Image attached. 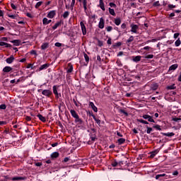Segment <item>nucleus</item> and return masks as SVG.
Wrapping results in <instances>:
<instances>
[{
	"mask_svg": "<svg viewBox=\"0 0 181 181\" xmlns=\"http://www.w3.org/2000/svg\"><path fill=\"white\" fill-rule=\"evenodd\" d=\"M112 166H113V168H115V167L118 166V163L116 160H114L112 163Z\"/></svg>",
	"mask_w": 181,
	"mask_h": 181,
	"instance_id": "obj_45",
	"label": "nucleus"
},
{
	"mask_svg": "<svg viewBox=\"0 0 181 181\" xmlns=\"http://www.w3.org/2000/svg\"><path fill=\"white\" fill-rule=\"evenodd\" d=\"M89 106L91 107V108L94 111V112H97L98 111V109L97 108V107H95V105H94V103L90 102Z\"/></svg>",
	"mask_w": 181,
	"mask_h": 181,
	"instance_id": "obj_8",
	"label": "nucleus"
},
{
	"mask_svg": "<svg viewBox=\"0 0 181 181\" xmlns=\"http://www.w3.org/2000/svg\"><path fill=\"white\" fill-rule=\"evenodd\" d=\"M26 177H14L11 179V180H25Z\"/></svg>",
	"mask_w": 181,
	"mask_h": 181,
	"instance_id": "obj_11",
	"label": "nucleus"
},
{
	"mask_svg": "<svg viewBox=\"0 0 181 181\" xmlns=\"http://www.w3.org/2000/svg\"><path fill=\"white\" fill-rule=\"evenodd\" d=\"M153 128L157 129V131H162V128H160V126L159 124H156L153 126Z\"/></svg>",
	"mask_w": 181,
	"mask_h": 181,
	"instance_id": "obj_33",
	"label": "nucleus"
},
{
	"mask_svg": "<svg viewBox=\"0 0 181 181\" xmlns=\"http://www.w3.org/2000/svg\"><path fill=\"white\" fill-rule=\"evenodd\" d=\"M11 6L12 9H14V10L16 9V6H15L14 4H11Z\"/></svg>",
	"mask_w": 181,
	"mask_h": 181,
	"instance_id": "obj_64",
	"label": "nucleus"
},
{
	"mask_svg": "<svg viewBox=\"0 0 181 181\" xmlns=\"http://www.w3.org/2000/svg\"><path fill=\"white\" fill-rule=\"evenodd\" d=\"M166 176V174H158L156 176V179L158 180L159 177H165Z\"/></svg>",
	"mask_w": 181,
	"mask_h": 181,
	"instance_id": "obj_40",
	"label": "nucleus"
},
{
	"mask_svg": "<svg viewBox=\"0 0 181 181\" xmlns=\"http://www.w3.org/2000/svg\"><path fill=\"white\" fill-rule=\"evenodd\" d=\"M148 122H155V120L152 118L151 116L148 119Z\"/></svg>",
	"mask_w": 181,
	"mask_h": 181,
	"instance_id": "obj_53",
	"label": "nucleus"
},
{
	"mask_svg": "<svg viewBox=\"0 0 181 181\" xmlns=\"http://www.w3.org/2000/svg\"><path fill=\"white\" fill-rule=\"evenodd\" d=\"M1 40H3L4 42H8V37H3L1 38Z\"/></svg>",
	"mask_w": 181,
	"mask_h": 181,
	"instance_id": "obj_62",
	"label": "nucleus"
},
{
	"mask_svg": "<svg viewBox=\"0 0 181 181\" xmlns=\"http://www.w3.org/2000/svg\"><path fill=\"white\" fill-rule=\"evenodd\" d=\"M119 112L121 114H124L126 117H128V113H127L125 110H122V109H119Z\"/></svg>",
	"mask_w": 181,
	"mask_h": 181,
	"instance_id": "obj_35",
	"label": "nucleus"
},
{
	"mask_svg": "<svg viewBox=\"0 0 181 181\" xmlns=\"http://www.w3.org/2000/svg\"><path fill=\"white\" fill-rule=\"evenodd\" d=\"M153 6H160V4H159V1H156L153 3Z\"/></svg>",
	"mask_w": 181,
	"mask_h": 181,
	"instance_id": "obj_50",
	"label": "nucleus"
},
{
	"mask_svg": "<svg viewBox=\"0 0 181 181\" xmlns=\"http://www.w3.org/2000/svg\"><path fill=\"white\" fill-rule=\"evenodd\" d=\"M55 46H56V47H61L62 43H60V42H56V43H55Z\"/></svg>",
	"mask_w": 181,
	"mask_h": 181,
	"instance_id": "obj_57",
	"label": "nucleus"
},
{
	"mask_svg": "<svg viewBox=\"0 0 181 181\" xmlns=\"http://www.w3.org/2000/svg\"><path fill=\"white\" fill-rule=\"evenodd\" d=\"M47 47H49V43H47V42L43 43L41 46L42 50H46V49H47Z\"/></svg>",
	"mask_w": 181,
	"mask_h": 181,
	"instance_id": "obj_18",
	"label": "nucleus"
},
{
	"mask_svg": "<svg viewBox=\"0 0 181 181\" xmlns=\"http://www.w3.org/2000/svg\"><path fill=\"white\" fill-rule=\"evenodd\" d=\"M69 11H65V12L64 13V14H63V18H64V19L67 18L69 17Z\"/></svg>",
	"mask_w": 181,
	"mask_h": 181,
	"instance_id": "obj_41",
	"label": "nucleus"
},
{
	"mask_svg": "<svg viewBox=\"0 0 181 181\" xmlns=\"http://www.w3.org/2000/svg\"><path fill=\"white\" fill-rule=\"evenodd\" d=\"M151 47H149V46H147V47H144V48H143V49L144 50H151Z\"/></svg>",
	"mask_w": 181,
	"mask_h": 181,
	"instance_id": "obj_59",
	"label": "nucleus"
},
{
	"mask_svg": "<svg viewBox=\"0 0 181 181\" xmlns=\"http://www.w3.org/2000/svg\"><path fill=\"white\" fill-rule=\"evenodd\" d=\"M158 152H159V151H158V150H155V151H152V152L151 153L150 157H151V158H155V156H156V154H158Z\"/></svg>",
	"mask_w": 181,
	"mask_h": 181,
	"instance_id": "obj_22",
	"label": "nucleus"
},
{
	"mask_svg": "<svg viewBox=\"0 0 181 181\" xmlns=\"http://www.w3.org/2000/svg\"><path fill=\"white\" fill-rule=\"evenodd\" d=\"M107 32H111L112 30V26H108L106 28Z\"/></svg>",
	"mask_w": 181,
	"mask_h": 181,
	"instance_id": "obj_52",
	"label": "nucleus"
},
{
	"mask_svg": "<svg viewBox=\"0 0 181 181\" xmlns=\"http://www.w3.org/2000/svg\"><path fill=\"white\" fill-rule=\"evenodd\" d=\"M53 93L59 98V93H57V87L56 86H53Z\"/></svg>",
	"mask_w": 181,
	"mask_h": 181,
	"instance_id": "obj_19",
	"label": "nucleus"
},
{
	"mask_svg": "<svg viewBox=\"0 0 181 181\" xmlns=\"http://www.w3.org/2000/svg\"><path fill=\"white\" fill-rule=\"evenodd\" d=\"M181 44V41H180V38H178L175 42V45L178 47V46Z\"/></svg>",
	"mask_w": 181,
	"mask_h": 181,
	"instance_id": "obj_36",
	"label": "nucleus"
},
{
	"mask_svg": "<svg viewBox=\"0 0 181 181\" xmlns=\"http://www.w3.org/2000/svg\"><path fill=\"white\" fill-rule=\"evenodd\" d=\"M139 122H141V124H146V125H148V124H149V122H148L147 121H145L142 119H138Z\"/></svg>",
	"mask_w": 181,
	"mask_h": 181,
	"instance_id": "obj_39",
	"label": "nucleus"
},
{
	"mask_svg": "<svg viewBox=\"0 0 181 181\" xmlns=\"http://www.w3.org/2000/svg\"><path fill=\"white\" fill-rule=\"evenodd\" d=\"M13 69L11 66H5L3 69L4 73H9V71H12Z\"/></svg>",
	"mask_w": 181,
	"mask_h": 181,
	"instance_id": "obj_10",
	"label": "nucleus"
},
{
	"mask_svg": "<svg viewBox=\"0 0 181 181\" xmlns=\"http://www.w3.org/2000/svg\"><path fill=\"white\" fill-rule=\"evenodd\" d=\"M141 59H142V57L136 56L133 58V62H135L136 63H138V62H141Z\"/></svg>",
	"mask_w": 181,
	"mask_h": 181,
	"instance_id": "obj_17",
	"label": "nucleus"
},
{
	"mask_svg": "<svg viewBox=\"0 0 181 181\" xmlns=\"http://www.w3.org/2000/svg\"><path fill=\"white\" fill-rule=\"evenodd\" d=\"M131 42H134V36L132 35L129 37L126 43L128 45V46H129V43H131Z\"/></svg>",
	"mask_w": 181,
	"mask_h": 181,
	"instance_id": "obj_24",
	"label": "nucleus"
},
{
	"mask_svg": "<svg viewBox=\"0 0 181 181\" xmlns=\"http://www.w3.org/2000/svg\"><path fill=\"white\" fill-rule=\"evenodd\" d=\"M69 69H67V73H71L73 71V65L71 64H69Z\"/></svg>",
	"mask_w": 181,
	"mask_h": 181,
	"instance_id": "obj_26",
	"label": "nucleus"
},
{
	"mask_svg": "<svg viewBox=\"0 0 181 181\" xmlns=\"http://www.w3.org/2000/svg\"><path fill=\"white\" fill-rule=\"evenodd\" d=\"M115 23L117 26H119V25H121V18L115 19Z\"/></svg>",
	"mask_w": 181,
	"mask_h": 181,
	"instance_id": "obj_27",
	"label": "nucleus"
},
{
	"mask_svg": "<svg viewBox=\"0 0 181 181\" xmlns=\"http://www.w3.org/2000/svg\"><path fill=\"white\" fill-rule=\"evenodd\" d=\"M178 66L179 65H177V64H173L172 66H170L169 71L172 70H176V69H177Z\"/></svg>",
	"mask_w": 181,
	"mask_h": 181,
	"instance_id": "obj_16",
	"label": "nucleus"
},
{
	"mask_svg": "<svg viewBox=\"0 0 181 181\" xmlns=\"http://www.w3.org/2000/svg\"><path fill=\"white\" fill-rule=\"evenodd\" d=\"M56 16V11H51L47 16V17L49 18V19H53Z\"/></svg>",
	"mask_w": 181,
	"mask_h": 181,
	"instance_id": "obj_5",
	"label": "nucleus"
},
{
	"mask_svg": "<svg viewBox=\"0 0 181 181\" xmlns=\"http://www.w3.org/2000/svg\"><path fill=\"white\" fill-rule=\"evenodd\" d=\"M105 22L104 21V18H100V22H99V24H98V28H100V29H104V23H105Z\"/></svg>",
	"mask_w": 181,
	"mask_h": 181,
	"instance_id": "obj_4",
	"label": "nucleus"
},
{
	"mask_svg": "<svg viewBox=\"0 0 181 181\" xmlns=\"http://www.w3.org/2000/svg\"><path fill=\"white\" fill-rule=\"evenodd\" d=\"M52 22V20H49L46 18H44L42 20L43 25H49Z\"/></svg>",
	"mask_w": 181,
	"mask_h": 181,
	"instance_id": "obj_14",
	"label": "nucleus"
},
{
	"mask_svg": "<svg viewBox=\"0 0 181 181\" xmlns=\"http://www.w3.org/2000/svg\"><path fill=\"white\" fill-rule=\"evenodd\" d=\"M42 4H43V1H39L35 5V8L36 9H38L41 6H42Z\"/></svg>",
	"mask_w": 181,
	"mask_h": 181,
	"instance_id": "obj_38",
	"label": "nucleus"
},
{
	"mask_svg": "<svg viewBox=\"0 0 181 181\" xmlns=\"http://www.w3.org/2000/svg\"><path fill=\"white\" fill-rule=\"evenodd\" d=\"M37 117L39 118V119H40V121H42V122H46V117H43V115L39 114V115H37Z\"/></svg>",
	"mask_w": 181,
	"mask_h": 181,
	"instance_id": "obj_15",
	"label": "nucleus"
},
{
	"mask_svg": "<svg viewBox=\"0 0 181 181\" xmlns=\"http://www.w3.org/2000/svg\"><path fill=\"white\" fill-rule=\"evenodd\" d=\"M164 136H174L175 134L173 132L170 133H162Z\"/></svg>",
	"mask_w": 181,
	"mask_h": 181,
	"instance_id": "obj_29",
	"label": "nucleus"
},
{
	"mask_svg": "<svg viewBox=\"0 0 181 181\" xmlns=\"http://www.w3.org/2000/svg\"><path fill=\"white\" fill-rule=\"evenodd\" d=\"M88 132H90V136H95V135L97 134V129H95L94 128H91L90 131L88 130Z\"/></svg>",
	"mask_w": 181,
	"mask_h": 181,
	"instance_id": "obj_6",
	"label": "nucleus"
},
{
	"mask_svg": "<svg viewBox=\"0 0 181 181\" xmlns=\"http://www.w3.org/2000/svg\"><path fill=\"white\" fill-rule=\"evenodd\" d=\"M111 40V37H109L107 41V45H112V42Z\"/></svg>",
	"mask_w": 181,
	"mask_h": 181,
	"instance_id": "obj_56",
	"label": "nucleus"
},
{
	"mask_svg": "<svg viewBox=\"0 0 181 181\" xmlns=\"http://www.w3.org/2000/svg\"><path fill=\"white\" fill-rule=\"evenodd\" d=\"M95 122L98 124V125H100L101 124V120H100V119H95Z\"/></svg>",
	"mask_w": 181,
	"mask_h": 181,
	"instance_id": "obj_51",
	"label": "nucleus"
},
{
	"mask_svg": "<svg viewBox=\"0 0 181 181\" xmlns=\"http://www.w3.org/2000/svg\"><path fill=\"white\" fill-rule=\"evenodd\" d=\"M175 88H176L175 84L167 86V90H175Z\"/></svg>",
	"mask_w": 181,
	"mask_h": 181,
	"instance_id": "obj_34",
	"label": "nucleus"
},
{
	"mask_svg": "<svg viewBox=\"0 0 181 181\" xmlns=\"http://www.w3.org/2000/svg\"><path fill=\"white\" fill-rule=\"evenodd\" d=\"M90 139H91V141H95V139H97V138L95 137V136H90Z\"/></svg>",
	"mask_w": 181,
	"mask_h": 181,
	"instance_id": "obj_63",
	"label": "nucleus"
},
{
	"mask_svg": "<svg viewBox=\"0 0 181 181\" xmlns=\"http://www.w3.org/2000/svg\"><path fill=\"white\" fill-rule=\"evenodd\" d=\"M30 54H37V53L36 52V50H31L30 51Z\"/></svg>",
	"mask_w": 181,
	"mask_h": 181,
	"instance_id": "obj_61",
	"label": "nucleus"
},
{
	"mask_svg": "<svg viewBox=\"0 0 181 181\" xmlns=\"http://www.w3.org/2000/svg\"><path fill=\"white\" fill-rule=\"evenodd\" d=\"M8 18H11V19H16L18 18V15L13 14H8Z\"/></svg>",
	"mask_w": 181,
	"mask_h": 181,
	"instance_id": "obj_37",
	"label": "nucleus"
},
{
	"mask_svg": "<svg viewBox=\"0 0 181 181\" xmlns=\"http://www.w3.org/2000/svg\"><path fill=\"white\" fill-rule=\"evenodd\" d=\"M76 4V1L72 0L71 4V8L73 9L74 8V4Z\"/></svg>",
	"mask_w": 181,
	"mask_h": 181,
	"instance_id": "obj_54",
	"label": "nucleus"
},
{
	"mask_svg": "<svg viewBox=\"0 0 181 181\" xmlns=\"http://www.w3.org/2000/svg\"><path fill=\"white\" fill-rule=\"evenodd\" d=\"M13 60H15V57H13V56H11L10 57H8L6 59V62L8 64H11L13 62Z\"/></svg>",
	"mask_w": 181,
	"mask_h": 181,
	"instance_id": "obj_9",
	"label": "nucleus"
},
{
	"mask_svg": "<svg viewBox=\"0 0 181 181\" xmlns=\"http://www.w3.org/2000/svg\"><path fill=\"white\" fill-rule=\"evenodd\" d=\"M146 127L147 128L146 133H147V134H151V132H152V128H151V127H148V126H146Z\"/></svg>",
	"mask_w": 181,
	"mask_h": 181,
	"instance_id": "obj_44",
	"label": "nucleus"
},
{
	"mask_svg": "<svg viewBox=\"0 0 181 181\" xmlns=\"http://www.w3.org/2000/svg\"><path fill=\"white\" fill-rule=\"evenodd\" d=\"M11 43L14 44V46H19L21 45V40H14L12 41H10Z\"/></svg>",
	"mask_w": 181,
	"mask_h": 181,
	"instance_id": "obj_13",
	"label": "nucleus"
},
{
	"mask_svg": "<svg viewBox=\"0 0 181 181\" xmlns=\"http://www.w3.org/2000/svg\"><path fill=\"white\" fill-rule=\"evenodd\" d=\"M159 86L158 85V83H153L151 85V90H158Z\"/></svg>",
	"mask_w": 181,
	"mask_h": 181,
	"instance_id": "obj_23",
	"label": "nucleus"
},
{
	"mask_svg": "<svg viewBox=\"0 0 181 181\" xmlns=\"http://www.w3.org/2000/svg\"><path fill=\"white\" fill-rule=\"evenodd\" d=\"M118 144L119 145H122V144H124L125 142V139L124 138H120L117 140Z\"/></svg>",
	"mask_w": 181,
	"mask_h": 181,
	"instance_id": "obj_25",
	"label": "nucleus"
},
{
	"mask_svg": "<svg viewBox=\"0 0 181 181\" xmlns=\"http://www.w3.org/2000/svg\"><path fill=\"white\" fill-rule=\"evenodd\" d=\"M83 56H84L86 63H88V62H90V57H88V55L87 54H86V52H84Z\"/></svg>",
	"mask_w": 181,
	"mask_h": 181,
	"instance_id": "obj_30",
	"label": "nucleus"
},
{
	"mask_svg": "<svg viewBox=\"0 0 181 181\" xmlns=\"http://www.w3.org/2000/svg\"><path fill=\"white\" fill-rule=\"evenodd\" d=\"M42 95H45V97H50L53 93L50 90H44L42 92Z\"/></svg>",
	"mask_w": 181,
	"mask_h": 181,
	"instance_id": "obj_3",
	"label": "nucleus"
},
{
	"mask_svg": "<svg viewBox=\"0 0 181 181\" xmlns=\"http://www.w3.org/2000/svg\"><path fill=\"white\" fill-rule=\"evenodd\" d=\"M109 13L112 16H115V11H114V8H109Z\"/></svg>",
	"mask_w": 181,
	"mask_h": 181,
	"instance_id": "obj_32",
	"label": "nucleus"
},
{
	"mask_svg": "<svg viewBox=\"0 0 181 181\" xmlns=\"http://www.w3.org/2000/svg\"><path fill=\"white\" fill-rule=\"evenodd\" d=\"M172 121H174L175 122H179V121H181V119L178 117H173Z\"/></svg>",
	"mask_w": 181,
	"mask_h": 181,
	"instance_id": "obj_43",
	"label": "nucleus"
},
{
	"mask_svg": "<svg viewBox=\"0 0 181 181\" xmlns=\"http://www.w3.org/2000/svg\"><path fill=\"white\" fill-rule=\"evenodd\" d=\"M119 46H122V42H118L112 45L113 49H116L117 47H119Z\"/></svg>",
	"mask_w": 181,
	"mask_h": 181,
	"instance_id": "obj_21",
	"label": "nucleus"
},
{
	"mask_svg": "<svg viewBox=\"0 0 181 181\" xmlns=\"http://www.w3.org/2000/svg\"><path fill=\"white\" fill-rule=\"evenodd\" d=\"M75 122H79V124H81L83 121H81V119H80V117L78 116V117H75Z\"/></svg>",
	"mask_w": 181,
	"mask_h": 181,
	"instance_id": "obj_42",
	"label": "nucleus"
},
{
	"mask_svg": "<svg viewBox=\"0 0 181 181\" xmlns=\"http://www.w3.org/2000/svg\"><path fill=\"white\" fill-rule=\"evenodd\" d=\"M144 59H153V54H148L146 56Z\"/></svg>",
	"mask_w": 181,
	"mask_h": 181,
	"instance_id": "obj_49",
	"label": "nucleus"
},
{
	"mask_svg": "<svg viewBox=\"0 0 181 181\" xmlns=\"http://www.w3.org/2000/svg\"><path fill=\"white\" fill-rule=\"evenodd\" d=\"M50 64H45L40 66L39 71H42V70H46L48 67H49Z\"/></svg>",
	"mask_w": 181,
	"mask_h": 181,
	"instance_id": "obj_7",
	"label": "nucleus"
},
{
	"mask_svg": "<svg viewBox=\"0 0 181 181\" xmlns=\"http://www.w3.org/2000/svg\"><path fill=\"white\" fill-rule=\"evenodd\" d=\"M180 35V33H175L174 34V39H177V37H179Z\"/></svg>",
	"mask_w": 181,
	"mask_h": 181,
	"instance_id": "obj_60",
	"label": "nucleus"
},
{
	"mask_svg": "<svg viewBox=\"0 0 181 181\" xmlns=\"http://www.w3.org/2000/svg\"><path fill=\"white\" fill-rule=\"evenodd\" d=\"M60 25H62V22H57L54 26H52V29L55 30V29H57Z\"/></svg>",
	"mask_w": 181,
	"mask_h": 181,
	"instance_id": "obj_28",
	"label": "nucleus"
},
{
	"mask_svg": "<svg viewBox=\"0 0 181 181\" xmlns=\"http://www.w3.org/2000/svg\"><path fill=\"white\" fill-rule=\"evenodd\" d=\"M110 6L111 8H117V5L114 3H110Z\"/></svg>",
	"mask_w": 181,
	"mask_h": 181,
	"instance_id": "obj_55",
	"label": "nucleus"
},
{
	"mask_svg": "<svg viewBox=\"0 0 181 181\" xmlns=\"http://www.w3.org/2000/svg\"><path fill=\"white\" fill-rule=\"evenodd\" d=\"M71 115L74 118H77L78 115L77 114V112H76V110H70Z\"/></svg>",
	"mask_w": 181,
	"mask_h": 181,
	"instance_id": "obj_12",
	"label": "nucleus"
},
{
	"mask_svg": "<svg viewBox=\"0 0 181 181\" xmlns=\"http://www.w3.org/2000/svg\"><path fill=\"white\" fill-rule=\"evenodd\" d=\"M142 117L144 119H149V118H151L149 115H144Z\"/></svg>",
	"mask_w": 181,
	"mask_h": 181,
	"instance_id": "obj_46",
	"label": "nucleus"
},
{
	"mask_svg": "<svg viewBox=\"0 0 181 181\" xmlns=\"http://www.w3.org/2000/svg\"><path fill=\"white\" fill-rule=\"evenodd\" d=\"M130 28H132L131 32L132 33H137V30L139 29V26L136 24H131Z\"/></svg>",
	"mask_w": 181,
	"mask_h": 181,
	"instance_id": "obj_1",
	"label": "nucleus"
},
{
	"mask_svg": "<svg viewBox=\"0 0 181 181\" xmlns=\"http://www.w3.org/2000/svg\"><path fill=\"white\" fill-rule=\"evenodd\" d=\"M51 158H59V152H54L52 155H51Z\"/></svg>",
	"mask_w": 181,
	"mask_h": 181,
	"instance_id": "obj_31",
	"label": "nucleus"
},
{
	"mask_svg": "<svg viewBox=\"0 0 181 181\" xmlns=\"http://www.w3.org/2000/svg\"><path fill=\"white\" fill-rule=\"evenodd\" d=\"M0 110H6V105H5V104L1 105Z\"/></svg>",
	"mask_w": 181,
	"mask_h": 181,
	"instance_id": "obj_48",
	"label": "nucleus"
},
{
	"mask_svg": "<svg viewBox=\"0 0 181 181\" xmlns=\"http://www.w3.org/2000/svg\"><path fill=\"white\" fill-rule=\"evenodd\" d=\"M80 25L81 28L83 35H87V29L86 28V25L84 24V22L81 21L80 23Z\"/></svg>",
	"mask_w": 181,
	"mask_h": 181,
	"instance_id": "obj_2",
	"label": "nucleus"
},
{
	"mask_svg": "<svg viewBox=\"0 0 181 181\" xmlns=\"http://www.w3.org/2000/svg\"><path fill=\"white\" fill-rule=\"evenodd\" d=\"M122 29H127V24L122 23L121 25Z\"/></svg>",
	"mask_w": 181,
	"mask_h": 181,
	"instance_id": "obj_58",
	"label": "nucleus"
},
{
	"mask_svg": "<svg viewBox=\"0 0 181 181\" xmlns=\"http://www.w3.org/2000/svg\"><path fill=\"white\" fill-rule=\"evenodd\" d=\"M173 8H176V6L173 4H168V9L172 10Z\"/></svg>",
	"mask_w": 181,
	"mask_h": 181,
	"instance_id": "obj_47",
	"label": "nucleus"
},
{
	"mask_svg": "<svg viewBox=\"0 0 181 181\" xmlns=\"http://www.w3.org/2000/svg\"><path fill=\"white\" fill-rule=\"evenodd\" d=\"M100 7L101 8L102 11H105V7H104V1H103V0H100Z\"/></svg>",
	"mask_w": 181,
	"mask_h": 181,
	"instance_id": "obj_20",
	"label": "nucleus"
}]
</instances>
